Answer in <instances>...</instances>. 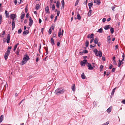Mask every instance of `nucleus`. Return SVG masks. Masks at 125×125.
<instances>
[{"mask_svg": "<svg viewBox=\"0 0 125 125\" xmlns=\"http://www.w3.org/2000/svg\"><path fill=\"white\" fill-rule=\"evenodd\" d=\"M52 30L51 29V28H50L49 30V34H51L52 33Z\"/></svg>", "mask_w": 125, "mask_h": 125, "instance_id": "nucleus-46", "label": "nucleus"}, {"mask_svg": "<svg viewBox=\"0 0 125 125\" xmlns=\"http://www.w3.org/2000/svg\"><path fill=\"white\" fill-rule=\"evenodd\" d=\"M87 0H86V1L84 2L83 4L84 5H86L87 3Z\"/></svg>", "mask_w": 125, "mask_h": 125, "instance_id": "nucleus-63", "label": "nucleus"}, {"mask_svg": "<svg viewBox=\"0 0 125 125\" xmlns=\"http://www.w3.org/2000/svg\"><path fill=\"white\" fill-rule=\"evenodd\" d=\"M30 59V58L28 55H24L22 62V64L23 65L26 63L27 61Z\"/></svg>", "mask_w": 125, "mask_h": 125, "instance_id": "nucleus-2", "label": "nucleus"}, {"mask_svg": "<svg viewBox=\"0 0 125 125\" xmlns=\"http://www.w3.org/2000/svg\"><path fill=\"white\" fill-rule=\"evenodd\" d=\"M122 103L124 104H125V100H123L121 102Z\"/></svg>", "mask_w": 125, "mask_h": 125, "instance_id": "nucleus-53", "label": "nucleus"}, {"mask_svg": "<svg viewBox=\"0 0 125 125\" xmlns=\"http://www.w3.org/2000/svg\"><path fill=\"white\" fill-rule=\"evenodd\" d=\"M29 26H31L33 23V21L30 17V18H29Z\"/></svg>", "mask_w": 125, "mask_h": 125, "instance_id": "nucleus-9", "label": "nucleus"}, {"mask_svg": "<svg viewBox=\"0 0 125 125\" xmlns=\"http://www.w3.org/2000/svg\"><path fill=\"white\" fill-rule=\"evenodd\" d=\"M25 15L24 14H22L21 16V19H23L24 18V16H25Z\"/></svg>", "mask_w": 125, "mask_h": 125, "instance_id": "nucleus-41", "label": "nucleus"}, {"mask_svg": "<svg viewBox=\"0 0 125 125\" xmlns=\"http://www.w3.org/2000/svg\"><path fill=\"white\" fill-rule=\"evenodd\" d=\"M88 5L89 6V8H91L93 6V3H91L88 4Z\"/></svg>", "mask_w": 125, "mask_h": 125, "instance_id": "nucleus-31", "label": "nucleus"}, {"mask_svg": "<svg viewBox=\"0 0 125 125\" xmlns=\"http://www.w3.org/2000/svg\"><path fill=\"white\" fill-rule=\"evenodd\" d=\"M88 52V51L86 50H83L82 52L83 53H87Z\"/></svg>", "mask_w": 125, "mask_h": 125, "instance_id": "nucleus-35", "label": "nucleus"}, {"mask_svg": "<svg viewBox=\"0 0 125 125\" xmlns=\"http://www.w3.org/2000/svg\"><path fill=\"white\" fill-rule=\"evenodd\" d=\"M97 44L98 46L99 47L101 45V43L100 42H98Z\"/></svg>", "mask_w": 125, "mask_h": 125, "instance_id": "nucleus-51", "label": "nucleus"}, {"mask_svg": "<svg viewBox=\"0 0 125 125\" xmlns=\"http://www.w3.org/2000/svg\"><path fill=\"white\" fill-rule=\"evenodd\" d=\"M11 48V46H9L8 47L7 51H9L10 52V50Z\"/></svg>", "mask_w": 125, "mask_h": 125, "instance_id": "nucleus-42", "label": "nucleus"}, {"mask_svg": "<svg viewBox=\"0 0 125 125\" xmlns=\"http://www.w3.org/2000/svg\"><path fill=\"white\" fill-rule=\"evenodd\" d=\"M53 1V0H50V2L52 4H50V8H55V6L53 4H52V3Z\"/></svg>", "mask_w": 125, "mask_h": 125, "instance_id": "nucleus-10", "label": "nucleus"}, {"mask_svg": "<svg viewBox=\"0 0 125 125\" xmlns=\"http://www.w3.org/2000/svg\"><path fill=\"white\" fill-rule=\"evenodd\" d=\"M97 32L100 33H102L103 32V29L102 28L99 29Z\"/></svg>", "mask_w": 125, "mask_h": 125, "instance_id": "nucleus-25", "label": "nucleus"}, {"mask_svg": "<svg viewBox=\"0 0 125 125\" xmlns=\"http://www.w3.org/2000/svg\"><path fill=\"white\" fill-rule=\"evenodd\" d=\"M106 19L105 18H104L103 19L102 21L103 22H104L106 21Z\"/></svg>", "mask_w": 125, "mask_h": 125, "instance_id": "nucleus-58", "label": "nucleus"}, {"mask_svg": "<svg viewBox=\"0 0 125 125\" xmlns=\"http://www.w3.org/2000/svg\"><path fill=\"white\" fill-rule=\"evenodd\" d=\"M89 42L87 41L86 40L85 42V46L86 47H88L89 45Z\"/></svg>", "mask_w": 125, "mask_h": 125, "instance_id": "nucleus-30", "label": "nucleus"}, {"mask_svg": "<svg viewBox=\"0 0 125 125\" xmlns=\"http://www.w3.org/2000/svg\"><path fill=\"white\" fill-rule=\"evenodd\" d=\"M10 52L9 51H7L5 53L4 56V57L5 60H6L8 57V56L10 54Z\"/></svg>", "mask_w": 125, "mask_h": 125, "instance_id": "nucleus-4", "label": "nucleus"}, {"mask_svg": "<svg viewBox=\"0 0 125 125\" xmlns=\"http://www.w3.org/2000/svg\"><path fill=\"white\" fill-rule=\"evenodd\" d=\"M81 77L83 79H84L86 78V76L83 73L81 74Z\"/></svg>", "mask_w": 125, "mask_h": 125, "instance_id": "nucleus-14", "label": "nucleus"}, {"mask_svg": "<svg viewBox=\"0 0 125 125\" xmlns=\"http://www.w3.org/2000/svg\"><path fill=\"white\" fill-rule=\"evenodd\" d=\"M12 30H13L14 29L15 27V21L14 20H12Z\"/></svg>", "mask_w": 125, "mask_h": 125, "instance_id": "nucleus-8", "label": "nucleus"}, {"mask_svg": "<svg viewBox=\"0 0 125 125\" xmlns=\"http://www.w3.org/2000/svg\"><path fill=\"white\" fill-rule=\"evenodd\" d=\"M29 33V31L28 30H26V31H24L23 32V34L24 35L27 34Z\"/></svg>", "mask_w": 125, "mask_h": 125, "instance_id": "nucleus-20", "label": "nucleus"}, {"mask_svg": "<svg viewBox=\"0 0 125 125\" xmlns=\"http://www.w3.org/2000/svg\"><path fill=\"white\" fill-rule=\"evenodd\" d=\"M56 7L57 8H59L60 5V2L59 1H58L56 2Z\"/></svg>", "mask_w": 125, "mask_h": 125, "instance_id": "nucleus-26", "label": "nucleus"}, {"mask_svg": "<svg viewBox=\"0 0 125 125\" xmlns=\"http://www.w3.org/2000/svg\"><path fill=\"white\" fill-rule=\"evenodd\" d=\"M119 63H121V64H122V63H123V62H122V60L121 61V60H119Z\"/></svg>", "mask_w": 125, "mask_h": 125, "instance_id": "nucleus-55", "label": "nucleus"}, {"mask_svg": "<svg viewBox=\"0 0 125 125\" xmlns=\"http://www.w3.org/2000/svg\"><path fill=\"white\" fill-rule=\"evenodd\" d=\"M118 45H116L115 46V50H116L118 48Z\"/></svg>", "mask_w": 125, "mask_h": 125, "instance_id": "nucleus-54", "label": "nucleus"}, {"mask_svg": "<svg viewBox=\"0 0 125 125\" xmlns=\"http://www.w3.org/2000/svg\"><path fill=\"white\" fill-rule=\"evenodd\" d=\"M90 9H91V8H89ZM92 12V10L90 9V10H89V11L88 15V16H91V13Z\"/></svg>", "mask_w": 125, "mask_h": 125, "instance_id": "nucleus-17", "label": "nucleus"}, {"mask_svg": "<svg viewBox=\"0 0 125 125\" xmlns=\"http://www.w3.org/2000/svg\"><path fill=\"white\" fill-rule=\"evenodd\" d=\"M2 35H4L5 33V31H3L2 32Z\"/></svg>", "mask_w": 125, "mask_h": 125, "instance_id": "nucleus-62", "label": "nucleus"}, {"mask_svg": "<svg viewBox=\"0 0 125 125\" xmlns=\"http://www.w3.org/2000/svg\"><path fill=\"white\" fill-rule=\"evenodd\" d=\"M16 17V16L15 14H12L10 15V18L13 20L14 21V19Z\"/></svg>", "mask_w": 125, "mask_h": 125, "instance_id": "nucleus-7", "label": "nucleus"}, {"mask_svg": "<svg viewBox=\"0 0 125 125\" xmlns=\"http://www.w3.org/2000/svg\"><path fill=\"white\" fill-rule=\"evenodd\" d=\"M61 28L59 29V31L58 35V36L60 37L61 35L62 36L63 34V30H62V32H61Z\"/></svg>", "mask_w": 125, "mask_h": 125, "instance_id": "nucleus-5", "label": "nucleus"}, {"mask_svg": "<svg viewBox=\"0 0 125 125\" xmlns=\"http://www.w3.org/2000/svg\"><path fill=\"white\" fill-rule=\"evenodd\" d=\"M116 88L115 87V88H114L113 90V91H112V93H111V96H112L113 95V94H114L115 93V90L116 89Z\"/></svg>", "mask_w": 125, "mask_h": 125, "instance_id": "nucleus-19", "label": "nucleus"}, {"mask_svg": "<svg viewBox=\"0 0 125 125\" xmlns=\"http://www.w3.org/2000/svg\"><path fill=\"white\" fill-rule=\"evenodd\" d=\"M107 40L108 42L109 43H110V42L111 40L110 36H108L107 37Z\"/></svg>", "mask_w": 125, "mask_h": 125, "instance_id": "nucleus-22", "label": "nucleus"}, {"mask_svg": "<svg viewBox=\"0 0 125 125\" xmlns=\"http://www.w3.org/2000/svg\"><path fill=\"white\" fill-rule=\"evenodd\" d=\"M2 19V16L1 15H0V24L1 23Z\"/></svg>", "mask_w": 125, "mask_h": 125, "instance_id": "nucleus-45", "label": "nucleus"}, {"mask_svg": "<svg viewBox=\"0 0 125 125\" xmlns=\"http://www.w3.org/2000/svg\"><path fill=\"white\" fill-rule=\"evenodd\" d=\"M60 13V12L58 10L57 11V16H58L59 15Z\"/></svg>", "mask_w": 125, "mask_h": 125, "instance_id": "nucleus-43", "label": "nucleus"}, {"mask_svg": "<svg viewBox=\"0 0 125 125\" xmlns=\"http://www.w3.org/2000/svg\"><path fill=\"white\" fill-rule=\"evenodd\" d=\"M5 13L6 14V17H7V18L9 17V14L8 13L7 11L6 10L5 11Z\"/></svg>", "mask_w": 125, "mask_h": 125, "instance_id": "nucleus-28", "label": "nucleus"}, {"mask_svg": "<svg viewBox=\"0 0 125 125\" xmlns=\"http://www.w3.org/2000/svg\"><path fill=\"white\" fill-rule=\"evenodd\" d=\"M22 30L21 28L18 31V33H21Z\"/></svg>", "mask_w": 125, "mask_h": 125, "instance_id": "nucleus-37", "label": "nucleus"}, {"mask_svg": "<svg viewBox=\"0 0 125 125\" xmlns=\"http://www.w3.org/2000/svg\"><path fill=\"white\" fill-rule=\"evenodd\" d=\"M4 117V116L3 115H1L0 117V123L2 121Z\"/></svg>", "mask_w": 125, "mask_h": 125, "instance_id": "nucleus-24", "label": "nucleus"}, {"mask_svg": "<svg viewBox=\"0 0 125 125\" xmlns=\"http://www.w3.org/2000/svg\"><path fill=\"white\" fill-rule=\"evenodd\" d=\"M79 0H77L76 1L75 3V6H76L77 5V4H78L79 2Z\"/></svg>", "mask_w": 125, "mask_h": 125, "instance_id": "nucleus-36", "label": "nucleus"}, {"mask_svg": "<svg viewBox=\"0 0 125 125\" xmlns=\"http://www.w3.org/2000/svg\"><path fill=\"white\" fill-rule=\"evenodd\" d=\"M45 10L46 11V13H49L50 12L49 11V8H45Z\"/></svg>", "mask_w": 125, "mask_h": 125, "instance_id": "nucleus-27", "label": "nucleus"}, {"mask_svg": "<svg viewBox=\"0 0 125 125\" xmlns=\"http://www.w3.org/2000/svg\"><path fill=\"white\" fill-rule=\"evenodd\" d=\"M98 38H95L94 40V42L95 44H97L98 42Z\"/></svg>", "mask_w": 125, "mask_h": 125, "instance_id": "nucleus-15", "label": "nucleus"}, {"mask_svg": "<svg viewBox=\"0 0 125 125\" xmlns=\"http://www.w3.org/2000/svg\"><path fill=\"white\" fill-rule=\"evenodd\" d=\"M103 66L101 65L100 66V71H102V69H103Z\"/></svg>", "mask_w": 125, "mask_h": 125, "instance_id": "nucleus-40", "label": "nucleus"}, {"mask_svg": "<svg viewBox=\"0 0 125 125\" xmlns=\"http://www.w3.org/2000/svg\"><path fill=\"white\" fill-rule=\"evenodd\" d=\"M109 123V122H106L102 124V125H108Z\"/></svg>", "mask_w": 125, "mask_h": 125, "instance_id": "nucleus-38", "label": "nucleus"}, {"mask_svg": "<svg viewBox=\"0 0 125 125\" xmlns=\"http://www.w3.org/2000/svg\"><path fill=\"white\" fill-rule=\"evenodd\" d=\"M46 55L48 54V49H46Z\"/></svg>", "mask_w": 125, "mask_h": 125, "instance_id": "nucleus-52", "label": "nucleus"}, {"mask_svg": "<svg viewBox=\"0 0 125 125\" xmlns=\"http://www.w3.org/2000/svg\"><path fill=\"white\" fill-rule=\"evenodd\" d=\"M41 7L39 4H37L36 5L35 8H39Z\"/></svg>", "mask_w": 125, "mask_h": 125, "instance_id": "nucleus-39", "label": "nucleus"}, {"mask_svg": "<svg viewBox=\"0 0 125 125\" xmlns=\"http://www.w3.org/2000/svg\"><path fill=\"white\" fill-rule=\"evenodd\" d=\"M19 45V43H17L15 45V46L14 47V49H13V51H15V50L16 49V48H17L18 46V45Z\"/></svg>", "mask_w": 125, "mask_h": 125, "instance_id": "nucleus-23", "label": "nucleus"}, {"mask_svg": "<svg viewBox=\"0 0 125 125\" xmlns=\"http://www.w3.org/2000/svg\"><path fill=\"white\" fill-rule=\"evenodd\" d=\"M56 35V34H55V33L53 34L52 37L53 38L55 37Z\"/></svg>", "mask_w": 125, "mask_h": 125, "instance_id": "nucleus-61", "label": "nucleus"}, {"mask_svg": "<svg viewBox=\"0 0 125 125\" xmlns=\"http://www.w3.org/2000/svg\"><path fill=\"white\" fill-rule=\"evenodd\" d=\"M66 90L65 89L61 90L60 88H58L56 90L54 93L55 94L58 95L62 94Z\"/></svg>", "mask_w": 125, "mask_h": 125, "instance_id": "nucleus-1", "label": "nucleus"}, {"mask_svg": "<svg viewBox=\"0 0 125 125\" xmlns=\"http://www.w3.org/2000/svg\"><path fill=\"white\" fill-rule=\"evenodd\" d=\"M110 30L111 33L113 34L114 32V29L112 27L111 28Z\"/></svg>", "mask_w": 125, "mask_h": 125, "instance_id": "nucleus-29", "label": "nucleus"}, {"mask_svg": "<svg viewBox=\"0 0 125 125\" xmlns=\"http://www.w3.org/2000/svg\"><path fill=\"white\" fill-rule=\"evenodd\" d=\"M101 3V2L100 0H97L96 2V4L98 5H99Z\"/></svg>", "mask_w": 125, "mask_h": 125, "instance_id": "nucleus-34", "label": "nucleus"}, {"mask_svg": "<svg viewBox=\"0 0 125 125\" xmlns=\"http://www.w3.org/2000/svg\"><path fill=\"white\" fill-rule=\"evenodd\" d=\"M122 57L123 58V59H122V61H123L124 60V59L125 57V54L124 53H123V54L122 55Z\"/></svg>", "mask_w": 125, "mask_h": 125, "instance_id": "nucleus-47", "label": "nucleus"}, {"mask_svg": "<svg viewBox=\"0 0 125 125\" xmlns=\"http://www.w3.org/2000/svg\"><path fill=\"white\" fill-rule=\"evenodd\" d=\"M112 67H113V65L112 64L110 65L109 66V68L110 69H111L112 68Z\"/></svg>", "mask_w": 125, "mask_h": 125, "instance_id": "nucleus-60", "label": "nucleus"}, {"mask_svg": "<svg viewBox=\"0 0 125 125\" xmlns=\"http://www.w3.org/2000/svg\"><path fill=\"white\" fill-rule=\"evenodd\" d=\"M72 91L73 92H74L75 91V86L74 84H72Z\"/></svg>", "mask_w": 125, "mask_h": 125, "instance_id": "nucleus-13", "label": "nucleus"}, {"mask_svg": "<svg viewBox=\"0 0 125 125\" xmlns=\"http://www.w3.org/2000/svg\"><path fill=\"white\" fill-rule=\"evenodd\" d=\"M102 58L103 61H105V58L104 57H102Z\"/></svg>", "mask_w": 125, "mask_h": 125, "instance_id": "nucleus-57", "label": "nucleus"}, {"mask_svg": "<svg viewBox=\"0 0 125 125\" xmlns=\"http://www.w3.org/2000/svg\"><path fill=\"white\" fill-rule=\"evenodd\" d=\"M87 66L88 67V69L90 70H92L93 69V67L91 64L88 62L87 63Z\"/></svg>", "mask_w": 125, "mask_h": 125, "instance_id": "nucleus-6", "label": "nucleus"}, {"mask_svg": "<svg viewBox=\"0 0 125 125\" xmlns=\"http://www.w3.org/2000/svg\"><path fill=\"white\" fill-rule=\"evenodd\" d=\"M51 42L52 44V45H53L55 43H54V39H53L52 38H51Z\"/></svg>", "mask_w": 125, "mask_h": 125, "instance_id": "nucleus-16", "label": "nucleus"}, {"mask_svg": "<svg viewBox=\"0 0 125 125\" xmlns=\"http://www.w3.org/2000/svg\"><path fill=\"white\" fill-rule=\"evenodd\" d=\"M94 36V35L93 34H92L90 35V36L89 37L90 38H93Z\"/></svg>", "mask_w": 125, "mask_h": 125, "instance_id": "nucleus-44", "label": "nucleus"}, {"mask_svg": "<svg viewBox=\"0 0 125 125\" xmlns=\"http://www.w3.org/2000/svg\"><path fill=\"white\" fill-rule=\"evenodd\" d=\"M84 63H86L87 61L86 60L84 59L83 60V61H82Z\"/></svg>", "mask_w": 125, "mask_h": 125, "instance_id": "nucleus-56", "label": "nucleus"}, {"mask_svg": "<svg viewBox=\"0 0 125 125\" xmlns=\"http://www.w3.org/2000/svg\"><path fill=\"white\" fill-rule=\"evenodd\" d=\"M94 40V38H93L91 40V41H90V43H92L93 42V41Z\"/></svg>", "mask_w": 125, "mask_h": 125, "instance_id": "nucleus-50", "label": "nucleus"}, {"mask_svg": "<svg viewBox=\"0 0 125 125\" xmlns=\"http://www.w3.org/2000/svg\"><path fill=\"white\" fill-rule=\"evenodd\" d=\"M92 66H93V68L95 66V64L94 63H92Z\"/></svg>", "mask_w": 125, "mask_h": 125, "instance_id": "nucleus-48", "label": "nucleus"}, {"mask_svg": "<svg viewBox=\"0 0 125 125\" xmlns=\"http://www.w3.org/2000/svg\"><path fill=\"white\" fill-rule=\"evenodd\" d=\"M77 18L79 20H81V17L79 14H78L77 15Z\"/></svg>", "mask_w": 125, "mask_h": 125, "instance_id": "nucleus-32", "label": "nucleus"}, {"mask_svg": "<svg viewBox=\"0 0 125 125\" xmlns=\"http://www.w3.org/2000/svg\"><path fill=\"white\" fill-rule=\"evenodd\" d=\"M115 68H113L112 70V72H114L115 71Z\"/></svg>", "mask_w": 125, "mask_h": 125, "instance_id": "nucleus-49", "label": "nucleus"}, {"mask_svg": "<svg viewBox=\"0 0 125 125\" xmlns=\"http://www.w3.org/2000/svg\"><path fill=\"white\" fill-rule=\"evenodd\" d=\"M10 40V35L9 34H8L7 36V43H9Z\"/></svg>", "mask_w": 125, "mask_h": 125, "instance_id": "nucleus-11", "label": "nucleus"}, {"mask_svg": "<svg viewBox=\"0 0 125 125\" xmlns=\"http://www.w3.org/2000/svg\"><path fill=\"white\" fill-rule=\"evenodd\" d=\"M85 63L83 62L82 61H81V65L82 66H84L85 65Z\"/></svg>", "mask_w": 125, "mask_h": 125, "instance_id": "nucleus-33", "label": "nucleus"}, {"mask_svg": "<svg viewBox=\"0 0 125 125\" xmlns=\"http://www.w3.org/2000/svg\"><path fill=\"white\" fill-rule=\"evenodd\" d=\"M60 44V42H58L57 43V45L58 46H59Z\"/></svg>", "mask_w": 125, "mask_h": 125, "instance_id": "nucleus-59", "label": "nucleus"}, {"mask_svg": "<svg viewBox=\"0 0 125 125\" xmlns=\"http://www.w3.org/2000/svg\"><path fill=\"white\" fill-rule=\"evenodd\" d=\"M14 2L15 5H16L17 3V0H14Z\"/></svg>", "mask_w": 125, "mask_h": 125, "instance_id": "nucleus-64", "label": "nucleus"}, {"mask_svg": "<svg viewBox=\"0 0 125 125\" xmlns=\"http://www.w3.org/2000/svg\"><path fill=\"white\" fill-rule=\"evenodd\" d=\"M112 107L111 106L106 111L107 112L110 113L111 112Z\"/></svg>", "mask_w": 125, "mask_h": 125, "instance_id": "nucleus-18", "label": "nucleus"}, {"mask_svg": "<svg viewBox=\"0 0 125 125\" xmlns=\"http://www.w3.org/2000/svg\"><path fill=\"white\" fill-rule=\"evenodd\" d=\"M61 4L62 5V7L64 8V0H62L61 2Z\"/></svg>", "mask_w": 125, "mask_h": 125, "instance_id": "nucleus-21", "label": "nucleus"}, {"mask_svg": "<svg viewBox=\"0 0 125 125\" xmlns=\"http://www.w3.org/2000/svg\"><path fill=\"white\" fill-rule=\"evenodd\" d=\"M94 52L95 53V55L96 56H99L101 57L102 56V52L101 51H98L96 49H95L93 50Z\"/></svg>", "mask_w": 125, "mask_h": 125, "instance_id": "nucleus-3", "label": "nucleus"}, {"mask_svg": "<svg viewBox=\"0 0 125 125\" xmlns=\"http://www.w3.org/2000/svg\"><path fill=\"white\" fill-rule=\"evenodd\" d=\"M111 28V26L110 25H107L105 26L104 28L105 30H107Z\"/></svg>", "mask_w": 125, "mask_h": 125, "instance_id": "nucleus-12", "label": "nucleus"}]
</instances>
